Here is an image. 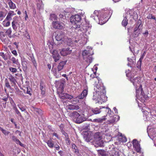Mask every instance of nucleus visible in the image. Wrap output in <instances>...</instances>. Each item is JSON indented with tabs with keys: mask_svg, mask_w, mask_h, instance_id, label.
<instances>
[{
	"mask_svg": "<svg viewBox=\"0 0 156 156\" xmlns=\"http://www.w3.org/2000/svg\"><path fill=\"white\" fill-rule=\"evenodd\" d=\"M141 63L142 61L139 60L137 62V64H136V66L137 68L139 69H140L141 66Z\"/></svg>",
	"mask_w": 156,
	"mask_h": 156,
	"instance_id": "37998d69",
	"label": "nucleus"
},
{
	"mask_svg": "<svg viewBox=\"0 0 156 156\" xmlns=\"http://www.w3.org/2000/svg\"><path fill=\"white\" fill-rule=\"evenodd\" d=\"M67 61H62L60 62L58 64L57 69L61 71L63 69L64 66L66 64Z\"/></svg>",
	"mask_w": 156,
	"mask_h": 156,
	"instance_id": "412c9836",
	"label": "nucleus"
},
{
	"mask_svg": "<svg viewBox=\"0 0 156 156\" xmlns=\"http://www.w3.org/2000/svg\"><path fill=\"white\" fill-rule=\"evenodd\" d=\"M94 138L96 140H100L101 139V137L99 135H95L94 136Z\"/></svg>",
	"mask_w": 156,
	"mask_h": 156,
	"instance_id": "de8ad7c7",
	"label": "nucleus"
},
{
	"mask_svg": "<svg viewBox=\"0 0 156 156\" xmlns=\"http://www.w3.org/2000/svg\"><path fill=\"white\" fill-rule=\"evenodd\" d=\"M98 153L101 156H107L106 151L104 150H100L98 151Z\"/></svg>",
	"mask_w": 156,
	"mask_h": 156,
	"instance_id": "c9c22d12",
	"label": "nucleus"
},
{
	"mask_svg": "<svg viewBox=\"0 0 156 156\" xmlns=\"http://www.w3.org/2000/svg\"><path fill=\"white\" fill-rule=\"evenodd\" d=\"M80 114L76 111H74L70 114L69 116L73 120L77 117L80 116Z\"/></svg>",
	"mask_w": 156,
	"mask_h": 156,
	"instance_id": "6ab92c4d",
	"label": "nucleus"
},
{
	"mask_svg": "<svg viewBox=\"0 0 156 156\" xmlns=\"http://www.w3.org/2000/svg\"><path fill=\"white\" fill-rule=\"evenodd\" d=\"M139 88L136 86V97L137 98L139 97V95L140 93L141 92L142 89V86L141 85H140Z\"/></svg>",
	"mask_w": 156,
	"mask_h": 156,
	"instance_id": "5701e85b",
	"label": "nucleus"
},
{
	"mask_svg": "<svg viewBox=\"0 0 156 156\" xmlns=\"http://www.w3.org/2000/svg\"><path fill=\"white\" fill-rule=\"evenodd\" d=\"M2 100L5 101H6L8 100V96L2 98Z\"/></svg>",
	"mask_w": 156,
	"mask_h": 156,
	"instance_id": "bf43d9fd",
	"label": "nucleus"
},
{
	"mask_svg": "<svg viewBox=\"0 0 156 156\" xmlns=\"http://www.w3.org/2000/svg\"><path fill=\"white\" fill-rule=\"evenodd\" d=\"M52 56L55 62H57L60 58V56L59 55L58 52L56 50L53 51Z\"/></svg>",
	"mask_w": 156,
	"mask_h": 156,
	"instance_id": "4468645a",
	"label": "nucleus"
},
{
	"mask_svg": "<svg viewBox=\"0 0 156 156\" xmlns=\"http://www.w3.org/2000/svg\"><path fill=\"white\" fill-rule=\"evenodd\" d=\"M141 20L139 19L138 21L136 24V26L134 28V31L135 32H136V31H137L138 29L140 30L141 28V27L142 26V25H141Z\"/></svg>",
	"mask_w": 156,
	"mask_h": 156,
	"instance_id": "4be33fe9",
	"label": "nucleus"
},
{
	"mask_svg": "<svg viewBox=\"0 0 156 156\" xmlns=\"http://www.w3.org/2000/svg\"><path fill=\"white\" fill-rule=\"evenodd\" d=\"M10 21H8V20H5L3 21L2 22V25L4 27H8L10 25Z\"/></svg>",
	"mask_w": 156,
	"mask_h": 156,
	"instance_id": "2f4dec72",
	"label": "nucleus"
},
{
	"mask_svg": "<svg viewBox=\"0 0 156 156\" xmlns=\"http://www.w3.org/2000/svg\"><path fill=\"white\" fill-rule=\"evenodd\" d=\"M12 140L14 141H15L16 144H19L20 146L23 147L24 146V144L21 143L20 141L17 139L15 136H12Z\"/></svg>",
	"mask_w": 156,
	"mask_h": 156,
	"instance_id": "393cba45",
	"label": "nucleus"
},
{
	"mask_svg": "<svg viewBox=\"0 0 156 156\" xmlns=\"http://www.w3.org/2000/svg\"><path fill=\"white\" fill-rule=\"evenodd\" d=\"M52 135L53 136H55L58 139H59V137L58 136V134L54 132L52 133Z\"/></svg>",
	"mask_w": 156,
	"mask_h": 156,
	"instance_id": "5fc2aeb1",
	"label": "nucleus"
},
{
	"mask_svg": "<svg viewBox=\"0 0 156 156\" xmlns=\"http://www.w3.org/2000/svg\"><path fill=\"white\" fill-rule=\"evenodd\" d=\"M11 60L12 62L13 63L16 64V65L17 67L19 69L20 68V64L19 62L18 59H16L15 57H12L11 58Z\"/></svg>",
	"mask_w": 156,
	"mask_h": 156,
	"instance_id": "b1692460",
	"label": "nucleus"
},
{
	"mask_svg": "<svg viewBox=\"0 0 156 156\" xmlns=\"http://www.w3.org/2000/svg\"><path fill=\"white\" fill-rule=\"evenodd\" d=\"M15 15L16 14L14 13V11L12 10L9 11L5 18V20H8V21L11 20L12 19V17Z\"/></svg>",
	"mask_w": 156,
	"mask_h": 156,
	"instance_id": "f3484780",
	"label": "nucleus"
},
{
	"mask_svg": "<svg viewBox=\"0 0 156 156\" xmlns=\"http://www.w3.org/2000/svg\"><path fill=\"white\" fill-rule=\"evenodd\" d=\"M72 148L73 149V151L76 154L79 153V152L77 147L75 144H72Z\"/></svg>",
	"mask_w": 156,
	"mask_h": 156,
	"instance_id": "7c9ffc66",
	"label": "nucleus"
},
{
	"mask_svg": "<svg viewBox=\"0 0 156 156\" xmlns=\"http://www.w3.org/2000/svg\"><path fill=\"white\" fill-rule=\"evenodd\" d=\"M18 17L17 16H15L13 19L12 21V28L15 31L17 29V25H19L18 24Z\"/></svg>",
	"mask_w": 156,
	"mask_h": 156,
	"instance_id": "9d476101",
	"label": "nucleus"
},
{
	"mask_svg": "<svg viewBox=\"0 0 156 156\" xmlns=\"http://www.w3.org/2000/svg\"><path fill=\"white\" fill-rule=\"evenodd\" d=\"M62 133L63 135H64L65 136V138H68V135L67 133H66L65 131H63L62 132Z\"/></svg>",
	"mask_w": 156,
	"mask_h": 156,
	"instance_id": "864d4df0",
	"label": "nucleus"
},
{
	"mask_svg": "<svg viewBox=\"0 0 156 156\" xmlns=\"http://www.w3.org/2000/svg\"><path fill=\"white\" fill-rule=\"evenodd\" d=\"M5 86L7 88H10L11 87V86L9 84V83L7 79L6 78L5 80Z\"/></svg>",
	"mask_w": 156,
	"mask_h": 156,
	"instance_id": "a18cd8bd",
	"label": "nucleus"
},
{
	"mask_svg": "<svg viewBox=\"0 0 156 156\" xmlns=\"http://www.w3.org/2000/svg\"><path fill=\"white\" fill-rule=\"evenodd\" d=\"M9 69V71L13 73H15L17 71V69L15 68L10 67Z\"/></svg>",
	"mask_w": 156,
	"mask_h": 156,
	"instance_id": "ea45409f",
	"label": "nucleus"
},
{
	"mask_svg": "<svg viewBox=\"0 0 156 156\" xmlns=\"http://www.w3.org/2000/svg\"><path fill=\"white\" fill-rule=\"evenodd\" d=\"M140 95H142L144 98L145 97V94L144 93L143 89L140 92Z\"/></svg>",
	"mask_w": 156,
	"mask_h": 156,
	"instance_id": "4d7b16f0",
	"label": "nucleus"
},
{
	"mask_svg": "<svg viewBox=\"0 0 156 156\" xmlns=\"http://www.w3.org/2000/svg\"><path fill=\"white\" fill-rule=\"evenodd\" d=\"M8 4L10 9H15L16 8V5L11 0H8Z\"/></svg>",
	"mask_w": 156,
	"mask_h": 156,
	"instance_id": "bb28decb",
	"label": "nucleus"
},
{
	"mask_svg": "<svg viewBox=\"0 0 156 156\" xmlns=\"http://www.w3.org/2000/svg\"><path fill=\"white\" fill-rule=\"evenodd\" d=\"M6 33L8 36L9 37H11V34L12 33V30L10 28H9L6 31Z\"/></svg>",
	"mask_w": 156,
	"mask_h": 156,
	"instance_id": "58836bf2",
	"label": "nucleus"
},
{
	"mask_svg": "<svg viewBox=\"0 0 156 156\" xmlns=\"http://www.w3.org/2000/svg\"><path fill=\"white\" fill-rule=\"evenodd\" d=\"M130 80L133 83L134 86H138L137 84H138L139 86L141 85L140 83L141 80L140 77H134L133 76H131L130 78Z\"/></svg>",
	"mask_w": 156,
	"mask_h": 156,
	"instance_id": "39448f33",
	"label": "nucleus"
},
{
	"mask_svg": "<svg viewBox=\"0 0 156 156\" xmlns=\"http://www.w3.org/2000/svg\"><path fill=\"white\" fill-rule=\"evenodd\" d=\"M111 156H119V152L115 151L114 149L112 150Z\"/></svg>",
	"mask_w": 156,
	"mask_h": 156,
	"instance_id": "473e14b6",
	"label": "nucleus"
},
{
	"mask_svg": "<svg viewBox=\"0 0 156 156\" xmlns=\"http://www.w3.org/2000/svg\"><path fill=\"white\" fill-rule=\"evenodd\" d=\"M59 96L60 98L62 99H71L73 98V96L67 93H61L59 94Z\"/></svg>",
	"mask_w": 156,
	"mask_h": 156,
	"instance_id": "ddd939ff",
	"label": "nucleus"
},
{
	"mask_svg": "<svg viewBox=\"0 0 156 156\" xmlns=\"http://www.w3.org/2000/svg\"><path fill=\"white\" fill-rule=\"evenodd\" d=\"M144 53H145V52L141 56L140 58L139 59V60L142 61V60L143 59L144 56Z\"/></svg>",
	"mask_w": 156,
	"mask_h": 156,
	"instance_id": "680f3d73",
	"label": "nucleus"
},
{
	"mask_svg": "<svg viewBox=\"0 0 156 156\" xmlns=\"http://www.w3.org/2000/svg\"><path fill=\"white\" fill-rule=\"evenodd\" d=\"M2 132L5 135H8L10 133L9 132L7 131L6 130L4 129L2 131Z\"/></svg>",
	"mask_w": 156,
	"mask_h": 156,
	"instance_id": "09e8293b",
	"label": "nucleus"
},
{
	"mask_svg": "<svg viewBox=\"0 0 156 156\" xmlns=\"http://www.w3.org/2000/svg\"><path fill=\"white\" fill-rule=\"evenodd\" d=\"M55 148L57 150H58L60 148V146L58 144L55 145Z\"/></svg>",
	"mask_w": 156,
	"mask_h": 156,
	"instance_id": "052dcab7",
	"label": "nucleus"
},
{
	"mask_svg": "<svg viewBox=\"0 0 156 156\" xmlns=\"http://www.w3.org/2000/svg\"><path fill=\"white\" fill-rule=\"evenodd\" d=\"M13 109L15 111V112L19 116H20L21 117H22V115L21 114V113L17 109V107L15 106L13 107Z\"/></svg>",
	"mask_w": 156,
	"mask_h": 156,
	"instance_id": "e433bc0d",
	"label": "nucleus"
},
{
	"mask_svg": "<svg viewBox=\"0 0 156 156\" xmlns=\"http://www.w3.org/2000/svg\"><path fill=\"white\" fill-rule=\"evenodd\" d=\"M5 36L4 33L2 32H0V37L1 38H2L3 37H4Z\"/></svg>",
	"mask_w": 156,
	"mask_h": 156,
	"instance_id": "13d9d810",
	"label": "nucleus"
},
{
	"mask_svg": "<svg viewBox=\"0 0 156 156\" xmlns=\"http://www.w3.org/2000/svg\"><path fill=\"white\" fill-rule=\"evenodd\" d=\"M6 15V14L4 12L0 11V18L2 19L4 18Z\"/></svg>",
	"mask_w": 156,
	"mask_h": 156,
	"instance_id": "a19ab883",
	"label": "nucleus"
},
{
	"mask_svg": "<svg viewBox=\"0 0 156 156\" xmlns=\"http://www.w3.org/2000/svg\"><path fill=\"white\" fill-rule=\"evenodd\" d=\"M64 16L63 15L61 14H60L59 15V18H63V17Z\"/></svg>",
	"mask_w": 156,
	"mask_h": 156,
	"instance_id": "774afa93",
	"label": "nucleus"
},
{
	"mask_svg": "<svg viewBox=\"0 0 156 156\" xmlns=\"http://www.w3.org/2000/svg\"><path fill=\"white\" fill-rule=\"evenodd\" d=\"M86 120V118L82 116L81 115H80V116L76 117L73 121L77 123L80 124L85 121Z\"/></svg>",
	"mask_w": 156,
	"mask_h": 156,
	"instance_id": "dca6fc26",
	"label": "nucleus"
},
{
	"mask_svg": "<svg viewBox=\"0 0 156 156\" xmlns=\"http://www.w3.org/2000/svg\"><path fill=\"white\" fill-rule=\"evenodd\" d=\"M81 16L79 15H75L72 16L70 18V21L73 23H74L73 26V28L75 29L80 27V22L81 20Z\"/></svg>",
	"mask_w": 156,
	"mask_h": 156,
	"instance_id": "f257e3e1",
	"label": "nucleus"
},
{
	"mask_svg": "<svg viewBox=\"0 0 156 156\" xmlns=\"http://www.w3.org/2000/svg\"><path fill=\"white\" fill-rule=\"evenodd\" d=\"M128 24V20L126 17H124L122 21V24L124 27H126Z\"/></svg>",
	"mask_w": 156,
	"mask_h": 156,
	"instance_id": "f704fd0d",
	"label": "nucleus"
},
{
	"mask_svg": "<svg viewBox=\"0 0 156 156\" xmlns=\"http://www.w3.org/2000/svg\"><path fill=\"white\" fill-rule=\"evenodd\" d=\"M105 119L102 118V119H94V121L97 122H101L102 121L105 120Z\"/></svg>",
	"mask_w": 156,
	"mask_h": 156,
	"instance_id": "c03bdc74",
	"label": "nucleus"
},
{
	"mask_svg": "<svg viewBox=\"0 0 156 156\" xmlns=\"http://www.w3.org/2000/svg\"><path fill=\"white\" fill-rule=\"evenodd\" d=\"M93 54V51L92 48H91L88 50H84L82 53V55L83 56L84 59L85 58L89 57L90 56H91Z\"/></svg>",
	"mask_w": 156,
	"mask_h": 156,
	"instance_id": "6e6552de",
	"label": "nucleus"
},
{
	"mask_svg": "<svg viewBox=\"0 0 156 156\" xmlns=\"http://www.w3.org/2000/svg\"><path fill=\"white\" fill-rule=\"evenodd\" d=\"M113 109L114 110V111L115 113H118L117 109H116V107H114L113 108Z\"/></svg>",
	"mask_w": 156,
	"mask_h": 156,
	"instance_id": "338daca9",
	"label": "nucleus"
},
{
	"mask_svg": "<svg viewBox=\"0 0 156 156\" xmlns=\"http://www.w3.org/2000/svg\"><path fill=\"white\" fill-rule=\"evenodd\" d=\"M18 107L20 108V109L22 111L24 112L25 111L26 109L23 107H21L20 105H17Z\"/></svg>",
	"mask_w": 156,
	"mask_h": 156,
	"instance_id": "3c124183",
	"label": "nucleus"
},
{
	"mask_svg": "<svg viewBox=\"0 0 156 156\" xmlns=\"http://www.w3.org/2000/svg\"><path fill=\"white\" fill-rule=\"evenodd\" d=\"M143 34L147 36L148 34V31L147 30H146L145 32L143 33Z\"/></svg>",
	"mask_w": 156,
	"mask_h": 156,
	"instance_id": "e2e57ef3",
	"label": "nucleus"
},
{
	"mask_svg": "<svg viewBox=\"0 0 156 156\" xmlns=\"http://www.w3.org/2000/svg\"><path fill=\"white\" fill-rule=\"evenodd\" d=\"M100 11H98V10H95L94 12V14L96 15L97 16H99V12Z\"/></svg>",
	"mask_w": 156,
	"mask_h": 156,
	"instance_id": "603ef678",
	"label": "nucleus"
},
{
	"mask_svg": "<svg viewBox=\"0 0 156 156\" xmlns=\"http://www.w3.org/2000/svg\"><path fill=\"white\" fill-rule=\"evenodd\" d=\"M133 147L135 148L137 152L139 153L140 152L141 148L140 145L136 140L135 139L133 140Z\"/></svg>",
	"mask_w": 156,
	"mask_h": 156,
	"instance_id": "1a4fd4ad",
	"label": "nucleus"
},
{
	"mask_svg": "<svg viewBox=\"0 0 156 156\" xmlns=\"http://www.w3.org/2000/svg\"><path fill=\"white\" fill-rule=\"evenodd\" d=\"M68 109L70 110H77L80 109V107L78 105L69 104L68 106Z\"/></svg>",
	"mask_w": 156,
	"mask_h": 156,
	"instance_id": "aec40b11",
	"label": "nucleus"
},
{
	"mask_svg": "<svg viewBox=\"0 0 156 156\" xmlns=\"http://www.w3.org/2000/svg\"><path fill=\"white\" fill-rule=\"evenodd\" d=\"M58 153L60 154L61 156H62V154L63 153V151H60L58 152Z\"/></svg>",
	"mask_w": 156,
	"mask_h": 156,
	"instance_id": "69168bd1",
	"label": "nucleus"
},
{
	"mask_svg": "<svg viewBox=\"0 0 156 156\" xmlns=\"http://www.w3.org/2000/svg\"><path fill=\"white\" fill-rule=\"evenodd\" d=\"M88 94V90L87 89L84 90L82 92V93L77 97L72 98L73 99L71 101V102L73 103H74V102H75L76 104L80 103V100L83 99L84 98H86Z\"/></svg>",
	"mask_w": 156,
	"mask_h": 156,
	"instance_id": "7ed1b4c3",
	"label": "nucleus"
},
{
	"mask_svg": "<svg viewBox=\"0 0 156 156\" xmlns=\"http://www.w3.org/2000/svg\"><path fill=\"white\" fill-rule=\"evenodd\" d=\"M65 33L62 31H60L57 34L55 37V38L57 41H63L65 40Z\"/></svg>",
	"mask_w": 156,
	"mask_h": 156,
	"instance_id": "423d86ee",
	"label": "nucleus"
},
{
	"mask_svg": "<svg viewBox=\"0 0 156 156\" xmlns=\"http://www.w3.org/2000/svg\"><path fill=\"white\" fill-rule=\"evenodd\" d=\"M31 61L32 62V63H33L34 66L36 68L37 66V64L36 61V60H35V59H34V58H31Z\"/></svg>",
	"mask_w": 156,
	"mask_h": 156,
	"instance_id": "49530a36",
	"label": "nucleus"
},
{
	"mask_svg": "<svg viewBox=\"0 0 156 156\" xmlns=\"http://www.w3.org/2000/svg\"><path fill=\"white\" fill-rule=\"evenodd\" d=\"M119 140L122 142H125L126 141L127 139L124 135H122L121 133L119 134Z\"/></svg>",
	"mask_w": 156,
	"mask_h": 156,
	"instance_id": "a878e982",
	"label": "nucleus"
},
{
	"mask_svg": "<svg viewBox=\"0 0 156 156\" xmlns=\"http://www.w3.org/2000/svg\"><path fill=\"white\" fill-rule=\"evenodd\" d=\"M52 24L53 28L60 30L63 29L65 25L63 23L58 21H53Z\"/></svg>",
	"mask_w": 156,
	"mask_h": 156,
	"instance_id": "20e7f679",
	"label": "nucleus"
},
{
	"mask_svg": "<svg viewBox=\"0 0 156 156\" xmlns=\"http://www.w3.org/2000/svg\"><path fill=\"white\" fill-rule=\"evenodd\" d=\"M35 111L36 112H37L38 113H40L41 112V110L39 109H36L35 110Z\"/></svg>",
	"mask_w": 156,
	"mask_h": 156,
	"instance_id": "0e129e2a",
	"label": "nucleus"
},
{
	"mask_svg": "<svg viewBox=\"0 0 156 156\" xmlns=\"http://www.w3.org/2000/svg\"><path fill=\"white\" fill-rule=\"evenodd\" d=\"M9 79L11 82V84L13 83V84H16L15 82H16V80L15 78L12 76H9Z\"/></svg>",
	"mask_w": 156,
	"mask_h": 156,
	"instance_id": "72a5a7b5",
	"label": "nucleus"
},
{
	"mask_svg": "<svg viewBox=\"0 0 156 156\" xmlns=\"http://www.w3.org/2000/svg\"><path fill=\"white\" fill-rule=\"evenodd\" d=\"M65 140L66 141V143L67 145H69L70 144L71 142L69 139V138L68 137V138H65Z\"/></svg>",
	"mask_w": 156,
	"mask_h": 156,
	"instance_id": "8fccbe9b",
	"label": "nucleus"
},
{
	"mask_svg": "<svg viewBox=\"0 0 156 156\" xmlns=\"http://www.w3.org/2000/svg\"><path fill=\"white\" fill-rule=\"evenodd\" d=\"M60 71H61V70L58 69L57 68V69L56 67H54L53 66L52 67L51 69L52 72L56 78H58L61 76V75Z\"/></svg>",
	"mask_w": 156,
	"mask_h": 156,
	"instance_id": "9b49d317",
	"label": "nucleus"
},
{
	"mask_svg": "<svg viewBox=\"0 0 156 156\" xmlns=\"http://www.w3.org/2000/svg\"><path fill=\"white\" fill-rule=\"evenodd\" d=\"M40 89L41 91V94L42 95H44L45 93V85L43 81L41 82Z\"/></svg>",
	"mask_w": 156,
	"mask_h": 156,
	"instance_id": "a211bd4d",
	"label": "nucleus"
},
{
	"mask_svg": "<svg viewBox=\"0 0 156 156\" xmlns=\"http://www.w3.org/2000/svg\"><path fill=\"white\" fill-rule=\"evenodd\" d=\"M21 61L23 70L25 71L27 68V59L24 57L21 58Z\"/></svg>",
	"mask_w": 156,
	"mask_h": 156,
	"instance_id": "2eb2a0df",
	"label": "nucleus"
},
{
	"mask_svg": "<svg viewBox=\"0 0 156 156\" xmlns=\"http://www.w3.org/2000/svg\"><path fill=\"white\" fill-rule=\"evenodd\" d=\"M11 52L15 56H17V51L16 50H13L11 51Z\"/></svg>",
	"mask_w": 156,
	"mask_h": 156,
	"instance_id": "6e6d98bb",
	"label": "nucleus"
},
{
	"mask_svg": "<svg viewBox=\"0 0 156 156\" xmlns=\"http://www.w3.org/2000/svg\"><path fill=\"white\" fill-rule=\"evenodd\" d=\"M49 19L51 21L57 20V17L55 14H51L50 16Z\"/></svg>",
	"mask_w": 156,
	"mask_h": 156,
	"instance_id": "c756f323",
	"label": "nucleus"
},
{
	"mask_svg": "<svg viewBox=\"0 0 156 156\" xmlns=\"http://www.w3.org/2000/svg\"><path fill=\"white\" fill-rule=\"evenodd\" d=\"M72 50H70L69 48H67L62 49L60 51V53L62 56H66L70 54Z\"/></svg>",
	"mask_w": 156,
	"mask_h": 156,
	"instance_id": "f8f14e48",
	"label": "nucleus"
},
{
	"mask_svg": "<svg viewBox=\"0 0 156 156\" xmlns=\"http://www.w3.org/2000/svg\"><path fill=\"white\" fill-rule=\"evenodd\" d=\"M148 19H153L156 21V17L151 14H149L147 17Z\"/></svg>",
	"mask_w": 156,
	"mask_h": 156,
	"instance_id": "4c0bfd02",
	"label": "nucleus"
},
{
	"mask_svg": "<svg viewBox=\"0 0 156 156\" xmlns=\"http://www.w3.org/2000/svg\"><path fill=\"white\" fill-rule=\"evenodd\" d=\"M98 87L100 88V89L98 88V90H97V91L100 93V100L101 101H100L101 102V103L104 102L107 100V98L106 96L105 88L103 86H101L100 87Z\"/></svg>",
	"mask_w": 156,
	"mask_h": 156,
	"instance_id": "f03ea898",
	"label": "nucleus"
},
{
	"mask_svg": "<svg viewBox=\"0 0 156 156\" xmlns=\"http://www.w3.org/2000/svg\"><path fill=\"white\" fill-rule=\"evenodd\" d=\"M100 108H96L94 109H91V111L94 114H99L100 113L101 111H100Z\"/></svg>",
	"mask_w": 156,
	"mask_h": 156,
	"instance_id": "c85d7f7f",
	"label": "nucleus"
},
{
	"mask_svg": "<svg viewBox=\"0 0 156 156\" xmlns=\"http://www.w3.org/2000/svg\"><path fill=\"white\" fill-rule=\"evenodd\" d=\"M103 108V111L105 112L106 114V116L108 115L110 117H112L113 116V112L112 111L110 108L108 107H105L103 106L100 107V109ZM104 116H105L104 115Z\"/></svg>",
	"mask_w": 156,
	"mask_h": 156,
	"instance_id": "0eeeda50",
	"label": "nucleus"
},
{
	"mask_svg": "<svg viewBox=\"0 0 156 156\" xmlns=\"http://www.w3.org/2000/svg\"><path fill=\"white\" fill-rule=\"evenodd\" d=\"M31 91V89L30 87H27V93L30 96L32 95Z\"/></svg>",
	"mask_w": 156,
	"mask_h": 156,
	"instance_id": "79ce46f5",
	"label": "nucleus"
},
{
	"mask_svg": "<svg viewBox=\"0 0 156 156\" xmlns=\"http://www.w3.org/2000/svg\"><path fill=\"white\" fill-rule=\"evenodd\" d=\"M46 143L50 148H52L54 147V144L52 140H48Z\"/></svg>",
	"mask_w": 156,
	"mask_h": 156,
	"instance_id": "cd10ccee",
	"label": "nucleus"
}]
</instances>
